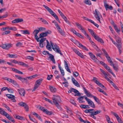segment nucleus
Here are the masks:
<instances>
[{"instance_id": "4468645a", "label": "nucleus", "mask_w": 123, "mask_h": 123, "mask_svg": "<svg viewBox=\"0 0 123 123\" xmlns=\"http://www.w3.org/2000/svg\"><path fill=\"white\" fill-rule=\"evenodd\" d=\"M64 62L65 68L68 72L70 73H71V72L68 63L65 60L64 61Z\"/></svg>"}, {"instance_id": "cd10ccee", "label": "nucleus", "mask_w": 123, "mask_h": 123, "mask_svg": "<svg viewBox=\"0 0 123 123\" xmlns=\"http://www.w3.org/2000/svg\"><path fill=\"white\" fill-rule=\"evenodd\" d=\"M44 112L47 115H51L52 114V112L49 111H48L46 109H45V110H44Z\"/></svg>"}, {"instance_id": "6e6d98bb", "label": "nucleus", "mask_w": 123, "mask_h": 123, "mask_svg": "<svg viewBox=\"0 0 123 123\" xmlns=\"http://www.w3.org/2000/svg\"><path fill=\"white\" fill-rule=\"evenodd\" d=\"M105 68H107V67H108V68H109L108 69L109 70H110V71H109L110 72H111V69L110 68V67L108 66L107 65L105 64V63L104 64V65L103 66Z\"/></svg>"}, {"instance_id": "393cba45", "label": "nucleus", "mask_w": 123, "mask_h": 123, "mask_svg": "<svg viewBox=\"0 0 123 123\" xmlns=\"http://www.w3.org/2000/svg\"><path fill=\"white\" fill-rule=\"evenodd\" d=\"M111 113L112 114L114 115L116 117L117 120L119 119L120 118V117L118 116V115L115 112L111 111Z\"/></svg>"}, {"instance_id": "774afa93", "label": "nucleus", "mask_w": 123, "mask_h": 123, "mask_svg": "<svg viewBox=\"0 0 123 123\" xmlns=\"http://www.w3.org/2000/svg\"><path fill=\"white\" fill-rule=\"evenodd\" d=\"M44 43H39V46L40 47H43L45 46Z\"/></svg>"}, {"instance_id": "3c124183", "label": "nucleus", "mask_w": 123, "mask_h": 123, "mask_svg": "<svg viewBox=\"0 0 123 123\" xmlns=\"http://www.w3.org/2000/svg\"><path fill=\"white\" fill-rule=\"evenodd\" d=\"M62 17L63 18L64 20L67 23H68L69 22V21L68 20L67 18L65 16V15H64Z\"/></svg>"}, {"instance_id": "aec40b11", "label": "nucleus", "mask_w": 123, "mask_h": 123, "mask_svg": "<svg viewBox=\"0 0 123 123\" xmlns=\"http://www.w3.org/2000/svg\"><path fill=\"white\" fill-rule=\"evenodd\" d=\"M114 69L117 72H118L119 70L118 66V65H115L114 63L112 64Z\"/></svg>"}, {"instance_id": "13d9d810", "label": "nucleus", "mask_w": 123, "mask_h": 123, "mask_svg": "<svg viewBox=\"0 0 123 123\" xmlns=\"http://www.w3.org/2000/svg\"><path fill=\"white\" fill-rule=\"evenodd\" d=\"M10 31H6L2 33V35H4L5 34H7L9 33L10 32Z\"/></svg>"}, {"instance_id": "338daca9", "label": "nucleus", "mask_w": 123, "mask_h": 123, "mask_svg": "<svg viewBox=\"0 0 123 123\" xmlns=\"http://www.w3.org/2000/svg\"><path fill=\"white\" fill-rule=\"evenodd\" d=\"M77 55L82 58H84V56L80 52Z\"/></svg>"}, {"instance_id": "7c9ffc66", "label": "nucleus", "mask_w": 123, "mask_h": 123, "mask_svg": "<svg viewBox=\"0 0 123 123\" xmlns=\"http://www.w3.org/2000/svg\"><path fill=\"white\" fill-rule=\"evenodd\" d=\"M33 114L36 117L38 118L39 120L42 121V120L40 116L37 113L34 112Z\"/></svg>"}, {"instance_id": "a18cd8bd", "label": "nucleus", "mask_w": 123, "mask_h": 123, "mask_svg": "<svg viewBox=\"0 0 123 123\" xmlns=\"http://www.w3.org/2000/svg\"><path fill=\"white\" fill-rule=\"evenodd\" d=\"M8 55H9V57L11 58H16L17 57V56L15 55L8 54Z\"/></svg>"}, {"instance_id": "7ed1b4c3", "label": "nucleus", "mask_w": 123, "mask_h": 123, "mask_svg": "<svg viewBox=\"0 0 123 123\" xmlns=\"http://www.w3.org/2000/svg\"><path fill=\"white\" fill-rule=\"evenodd\" d=\"M43 6L55 18L56 20L59 23H61L58 16L50 8L45 5H43Z\"/></svg>"}, {"instance_id": "49530a36", "label": "nucleus", "mask_w": 123, "mask_h": 123, "mask_svg": "<svg viewBox=\"0 0 123 123\" xmlns=\"http://www.w3.org/2000/svg\"><path fill=\"white\" fill-rule=\"evenodd\" d=\"M116 40L117 43V44H122L120 38L118 37V39H117Z\"/></svg>"}, {"instance_id": "c85d7f7f", "label": "nucleus", "mask_w": 123, "mask_h": 123, "mask_svg": "<svg viewBox=\"0 0 123 123\" xmlns=\"http://www.w3.org/2000/svg\"><path fill=\"white\" fill-rule=\"evenodd\" d=\"M97 89H98L99 90H98V91L100 92H101L103 94H104L105 95H106V96H107V94H106V92L104 91L102 89H101L99 87H98L97 88Z\"/></svg>"}, {"instance_id": "c9c22d12", "label": "nucleus", "mask_w": 123, "mask_h": 123, "mask_svg": "<svg viewBox=\"0 0 123 123\" xmlns=\"http://www.w3.org/2000/svg\"><path fill=\"white\" fill-rule=\"evenodd\" d=\"M75 24L78 27V28L80 30L81 29H82L83 28L81 26V25L80 24L77 23V22H76L75 23Z\"/></svg>"}, {"instance_id": "423d86ee", "label": "nucleus", "mask_w": 123, "mask_h": 123, "mask_svg": "<svg viewBox=\"0 0 123 123\" xmlns=\"http://www.w3.org/2000/svg\"><path fill=\"white\" fill-rule=\"evenodd\" d=\"M12 46V44L9 43L4 44L0 45V47L7 50L9 49Z\"/></svg>"}, {"instance_id": "20e7f679", "label": "nucleus", "mask_w": 123, "mask_h": 123, "mask_svg": "<svg viewBox=\"0 0 123 123\" xmlns=\"http://www.w3.org/2000/svg\"><path fill=\"white\" fill-rule=\"evenodd\" d=\"M50 43L51 45L52 46L53 49L57 52L60 54L61 55H62L63 54L62 53L61 51L60 50L58 46L56 44H54L51 41H50Z\"/></svg>"}, {"instance_id": "39448f33", "label": "nucleus", "mask_w": 123, "mask_h": 123, "mask_svg": "<svg viewBox=\"0 0 123 123\" xmlns=\"http://www.w3.org/2000/svg\"><path fill=\"white\" fill-rule=\"evenodd\" d=\"M15 77L18 79L21 80L23 83H25L26 84L28 83V81L27 78L26 77L23 78L19 75H15Z\"/></svg>"}, {"instance_id": "6ab92c4d", "label": "nucleus", "mask_w": 123, "mask_h": 123, "mask_svg": "<svg viewBox=\"0 0 123 123\" xmlns=\"http://www.w3.org/2000/svg\"><path fill=\"white\" fill-rule=\"evenodd\" d=\"M49 88L50 91L53 93H55L56 91V89L52 86H49Z\"/></svg>"}, {"instance_id": "bb28decb", "label": "nucleus", "mask_w": 123, "mask_h": 123, "mask_svg": "<svg viewBox=\"0 0 123 123\" xmlns=\"http://www.w3.org/2000/svg\"><path fill=\"white\" fill-rule=\"evenodd\" d=\"M48 35L47 34L46 32H43L40 34L39 36L40 37H45Z\"/></svg>"}, {"instance_id": "052dcab7", "label": "nucleus", "mask_w": 123, "mask_h": 123, "mask_svg": "<svg viewBox=\"0 0 123 123\" xmlns=\"http://www.w3.org/2000/svg\"><path fill=\"white\" fill-rule=\"evenodd\" d=\"M105 117L106 118L107 121V122H109V121L110 120V119L109 117L107 115H105Z\"/></svg>"}, {"instance_id": "69168bd1", "label": "nucleus", "mask_w": 123, "mask_h": 123, "mask_svg": "<svg viewBox=\"0 0 123 123\" xmlns=\"http://www.w3.org/2000/svg\"><path fill=\"white\" fill-rule=\"evenodd\" d=\"M7 91H8V92H10V93H13V91L12 89H9V88H8L7 89Z\"/></svg>"}, {"instance_id": "4d7b16f0", "label": "nucleus", "mask_w": 123, "mask_h": 123, "mask_svg": "<svg viewBox=\"0 0 123 123\" xmlns=\"http://www.w3.org/2000/svg\"><path fill=\"white\" fill-rule=\"evenodd\" d=\"M67 112L69 113L70 115H72L73 114V113L72 111L69 109L68 108H67Z\"/></svg>"}, {"instance_id": "c756f323", "label": "nucleus", "mask_w": 123, "mask_h": 123, "mask_svg": "<svg viewBox=\"0 0 123 123\" xmlns=\"http://www.w3.org/2000/svg\"><path fill=\"white\" fill-rule=\"evenodd\" d=\"M14 85L15 86L18 88H19V86L18 84L14 80H13L11 83Z\"/></svg>"}, {"instance_id": "4c0bfd02", "label": "nucleus", "mask_w": 123, "mask_h": 123, "mask_svg": "<svg viewBox=\"0 0 123 123\" xmlns=\"http://www.w3.org/2000/svg\"><path fill=\"white\" fill-rule=\"evenodd\" d=\"M39 86V85L35 83L34 88L32 90V91L33 92L36 89H37L38 88Z\"/></svg>"}, {"instance_id": "473e14b6", "label": "nucleus", "mask_w": 123, "mask_h": 123, "mask_svg": "<svg viewBox=\"0 0 123 123\" xmlns=\"http://www.w3.org/2000/svg\"><path fill=\"white\" fill-rule=\"evenodd\" d=\"M38 18L40 19L41 20V21L43 22V23L44 24L46 25H48V22H47V21L45 19L42 18Z\"/></svg>"}, {"instance_id": "2eb2a0df", "label": "nucleus", "mask_w": 123, "mask_h": 123, "mask_svg": "<svg viewBox=\"0 0 123 123\" xmlns=\"http://www.w3.org/2000/svg\"><path fill=\"white\" fill-rule=\"evenodd\" d=\"M56 28L58 30L59 32L61 34V35L63 36H65V32L63 31L62 30L59 26L58 27H57Z\"/></svg>"}, {"instance_id": "c03bdc74", "label": "nucleus", "mask_w": 123, "mask_h": 123, "mask_svg": "<svg viewBox=\"0 0 123 123\" xmlns=\"http://www.w3.org/2000/svg\"><path fill=\"white\" fill-rule=\"evenodd\" d=\"M7 119L13 123H14L15 122L14 119L11 116H10L9 117H8Z\"/></svg>"}, {"instance_id": "a878e982", "label": "nucleus", "mask_w": 123, "mask_h": 123, "mask_svg": "<svg viewBox=\"0 0 123 123\" xmlns=\"http://www.w3.org/2000/svg\"><path fill=\"white\" fill-rule=\"evenodd\" d=\"M43 80V79L41 78L37 80L35 83L36 84L40 85Z\"/></svg>"}, {"instance_id": "e2e57ef3", "label": "nucleus", "mask_w": 123, "mask_h": 123, "mask_svg": "<svg viewBox=\"0 0 123 123\" xmlns=\"http://www.w3.org/2000/svg\"><path fill=\"white\" fill-rule=\"evenodd\" d=\"M10 61L12 62L13 63L15 64H17L18 62L15 60H10Z\"/></svg>"}, {"instance_id": "f257e3e1", "label": "nucleus", "mask_w": 123, "mask_h": 123, "mask_svg": "<svg viewBox=\"0 0 123 123\" xmlns=\"http://www.w3.org/2000/svg\"><path fill=\"white\" fill-rule=\"evenodd\" d=\"M88 29L92 36L96 40L102 43H104V42L103 40L99 37L92 30L89 29Z\"/></svg>"}, {"instance_id": "9d476101", "label": "nucleus", "mask_w": 123, "mask_h": 123, "mask_svg": "<svg viewBox=\"0 0 123 123\" xmlns=\"http://www.w3.org/2000/svg\"><path fill=\"white\" fill-rule=\"evenodd\" d=\"M101 112V111L100 110H97L95 111H92L91 114L90 115V116L94 118V119H96V117L94 116V115H96L98 114L99 113Z\"/></svg>"}, {"instance_id": "9b49d317", "label": "nucleus", "mask_w": 123, "mask_h": 123, "mask_svg": "<svg viewBox=\"0 0 123 123\" xmlns=\"http://www.w3.org/2000/svg\"><path fill=\"white\" fill-rule=\"evenodd\" d=\"M18 91L19 94L22 96H24L25 94V91L24 89L21 88L18 89Z\"/></svg>"}, {"instance_id": "79ce46f5", "label": "nucleus", "mask_w": 123, "mask_h": 123, "mask_svg": "<svg viewBox=\"0 0 123 123\" xmlns=\"http://www.w3.org/2000/svg\"><path fill=\"white\" fill-rule=\"evenodd\" d=\"M107 70L108 72H109L110 73H111L113 76L114 77H116V76L114 74V73L112 72V70H111V72H110L109 71L110 70H109L108 69L109 68H108V67H107V68H105Z\"/></svg>"}, {"instance_id": "2f4dec72", "label": "nucleus", "mask_w": 123, "mask_h": 123, "mask_svg": "<svg viewBox=\"0 0 123 123\" xmlns=\"http://www.w3.org/2000/svg\"><path fill=\"white\" fill-rule=\"evenodd\" d=\"M15 118L17 119L20 120H23L24 118L23 117L17 115H16Z\"/></svg>"}, {"instance_id": "4be33fe9", "label": "nucleus", "mask_w": 123, "mask_h": 123, "mask_svg": "<svg viewBox=\"0 0 123 123\" xmlns=\"http://www.w3.org/2000/svg\"><path fill=\"white\" fill-rule=\"evenodd\" d=\"M12 70L17 73H18L19 74H23V73L20 71L15 68H12Z\"/></svg>"}, {"instance_id": "09e8293b", "label": "nucleus", "mask_w": 123, "mask_h": 123, "mask_svg": "<svg viewBox=\"0 0 123 123\" xmlns=\"http://www.w3.org/2000/svg\"><path fill=\"white\" fill-rule=\"evenodd\" d=\"M39 32V30H35L33 31V33L34 35H37Z\"/></svg>"}, {"instance_id": "f704fd0d", "label": "nucleus", "mask_w": 123, "mask_h": 123, "mask_svg": "<svg viewBox=\"0 0 123 123\" xmlns=\"http://www.w3.org/2000/svg\"><path fill=\"white\" fill-rule=\"evenodd\" d=\"M22 32L23 34H25L29 35L30 34V32L28 30H21V31Z\"/></svg>"}, {"instance_id": "de8ad7c7", "label": "nucleus", "mask_w": 123, "mask_h": 123, "mask_svg": "<svg viewBox=\"0 0 123 123\" xmlns=\"http://www.w3.org/2000/svg\"><path fill=\"white\" fill-rule=\"evenodd\" d=\"M111 85L113 86L114 88L118 90H119L118 87L112 81L111 83Z\"/></svg>"}, {"instance_id": "f03ea898", "label": "nucleus", "mask_w": 123, "mask_h": 123, "mask_svg": "<svg viewBox=\"0 0 123 123\" xmlns=\"http://www.w3.org/2000/svg\"><path fill=\"white\" fill-rule=\"evenodd\" d=\"M53 103L55 104L56 106L59 109H60L61 107L59 103H60L61 100L60 97L58 96H55V97L52 98Z\"/></svg>"}, {"instance_id": "412c9836", "label": "nucleus", "mask_w": 123, "mask_h": 123, "mask_svg": "<svg viewBox=\"0 0 123 123\" xmlns=\"http://www.w3.org/2000/svg\"><path fill=\"white\" fill-rule=\"evenodd\" d=\"M58 67L59 69L60 70V72L63 76H64V72L63 69H62L61 68L60 66V64L59 63L58 64Z\"/></svg>"}, {"instance_id": "ddd939ff", "label": "nucleus", "mask_w": 123, "mask_h": 123, "mask_svg": "<svg viewBox=\"0 0 123 123\" xmlns=\"http://www.w3.org/2000/svg\"><path fill=\"white\" fill-rule=\"evenodd\" d=\"M6 96L7 97L11 99V100L13 102H16V100L15 99V96L11 94H6Z\"/></svg>"}, {"instance_id": "58836bf2", "label": "nucleus", "mask_w": 123, "mask_h": 123, "mask_svg": "<svg viewBox=\"0 0 123 123\" xmlns=\"http://www.w3.org/2000/svg\"><path fill=\"white\" fill-rule=\"evenodd\" d=\"M3 106L5 107L6 108L8 111H10V112H12V111L11 110L10 108L7 105L5 104H3Z\"/></svg>"}, {"instance_id": "e433bc0d", "label": "nucleus", "mask_w": 123, "mask_h": 123, "mask_svg": "<svg viewBox=\"0 0 123 123\" xmlns=\"http://www.w3.org/2000/svg\"><path fill=\"white\" fill-rule=\"evenodd\" d=\"M37 108L39 109H40L41 111H43V112L44 111V110H45V109H44V107H43L40 105H38L37 106Z\"/></svg>"}, {"instance_id": "0e129e2a", "label": "nucleus", "mask_w": 123, "mask_h": 123, "mask_svg": "<svg viewBox=\"0 0 123 123\" xmlns=\"http://www.w3.org/2000/svg\"><path fill=\"white\" fill-rule=\"evenodd\" d=\"M73 74L74 76L77 77L79 75V74L76 72H73Z\"/></svg>"}, {"instance_id": "6e6552de", "label": "nucleus", "mask_w": 123, "mask_h": 123, "mask_svg": "<svg viewBox=\"0 0 123 123\" xmlns=\"http://www.w3.org/2000/svg\"><path fill=\"white\" fill-rule=\"evenodd\" d=\"M85 98L88 104L91 107L93 108H95V106L94 103L91 100L87 98L86 97H85Z\"/></svg>"}, {"instance_id": "a19ab883", "label": "nucleus", "mask_w": 123, "mask_h": 123, "mask_svg": "<svg viewBox=\"0 0 123 123\" xmlns=\"http://www.w3.org/2000/svg\"><path fill=\"white\" fill-rule=\"evenodd\" d=\"M75 43L78 45V46L80 48H81L83 46L81 43L77 41H75Z\"/></svg>"}, {"instance_id": "603ef678", "label": "nucleus", "mask_w": 123, "mask_h": 123, "mask_svg": "<svg viewBox=\"0 0 123 123\" xmlns=\"http://www.w3.org/2000/svg\"><path fill=\"white\" fill-rule=\"evenodd\" d=\"M52 22L53 23H54L55 24V26H56V28L57 27H58L59 26V25L57 23V22L55 20H54V21H52Z\"/></svg>"}, {"instance_id": "5701e85b", "label": "nucleus", "mask_w": 123, "mask_h": 123, "mask_svg": "<svg viewBox=\"0 0 123 123\" xmlns=\"http://www.w3.org/2000/svg\"><path fill=\"white\" fill-rule=\"evenodd\" d=\"M90 97H93L94 99L97 103L98 104H100V102L99 100L96 97L93 96L92 95V96H91Z\"/></svg>"}, {"instance_id": "72a5a7b5", "label": "nucleus", "mask_w": 123, "mask_h": 123, "mask_svg": "<svg viewBox=\"0 0 123 123\" xmlns=\"http://www.w3.org/2000/svg\"><path fill=\"white\" fill-rule=\"evenodd\" d=\"M85 4L87 5H91V3L89 0H85L84 2Z\"/></svg>"}, {"instance_id": "bf43d9fd", "label": "nucleus", "mask_w": 123, "mask_h": 123, "mask_svg": "<svg viewBox=\"0 0 123 123\" xmlns=\"http://www.w3.org/2000/svg\"><path fill=\"white\" fill-rule=\"evenodd\" d=\"M117 47L118 49H121L122 48L121 44H117L116 46Z\"/></svg>"}, {"instance_id": "864d4df0", "label": "nucleus", "mask_w": 123, "mask_h": 123, "mask_svg": "<svg viewBox=\"0 0 123 123\" xmlns=\"http://www.w3.org/2000/svg\"><path fill=\"white\" fill-rule=\"evenodd\" d=\"M108 61L109 62H110L111 64H110V65L111 66H112V64H113V63L112 61L111 60V59L110 57L109 58H108V59H107Z\"/></svg>"}, {"instance_id": "5fc2aeb1", "label": "nucleus", "mask_w": 123, "mask_h": 123, "mask_svg": "<svg viewBox=\"0 0 123 123\" xmlns=\"http://www.w3.org/2000/svg\"><path fill=\"white\" fill-rule=\"evenodd\" d=\"M70 102L71 103L74 105L75 106L76 105V103L72 99H70Z\"/></svg>"}, {"instance_id": "8fccbe9b", "label": "nucleus", "mask_w": 123, "mask_h": 123, "mask_svg": "<svg viewBox=\"0 0 123 123\" xmlns=\"http://www.w3.org/2000/svg\"><path fill=\"white\" fill-rule=\"evenodd\" d=\"M3 114V115L5 116L7 118H8V117H9L10 116L5 111L4 112V113Z\"/></svg>"}, {"instance_id": "f3484780", "label": "nucleus", "mask_w": 123, "mask_h": 123, "mask_svg": "<svg viewBox=\"0 0 123 123\" xmlns=\"http://www.w3.org/2000/svg\"><path fill=\"white\" fill-rule=\"evenodd\" d=\"M104 6L106 10H107V9H109L110 10H111L113 9V7L111 6H109L108 4L106 3H104Z\"/></svg>"}, {"instance_id": "0eeeda50", "label": "nucleus", "mask_w": 123, "mask_h": 123, "mask_svg": "<svg viewBox=\"0 0 123 123\" xmlns=\"http://www.w3.org/2000/svg\"><path fill=\"white\" fill-rule=\"evenodd\" d=\"M19 105L20 106L24 107L26 111H28L29 110V107L27 104L25 103L20 102L18 103Z\"/></svg>"}, {"instance_id": "ea45409f", "label": "nucleus", "mask_w": 123, "mask_h": 123, "mask_svg": "<svg viewBox=\"0 0 123 123\" xmlns=\"http://www.w3.org/2000/svg\"><path fill=\"white\" fill-rule=\"evenodd\" d=\"M25 58L26 59H29L32 61H33L34 60V58L33 57L31 56H27L26 57H25Z\"/></svg>"}, {"instance_id": "dca6fc26", "label": "nucleus", "mask_w": 123, "mask_h": 123, "mask_svg": "<svg viewBox=\"0 0 123 123\" xmlns=\"http://www.w3.org/2000/svg\"><path fill=\"white\" fill-rule=\"evenodd\" d=\"M83 88L84 93L87 95V96L88 97H91L92 95L91 93L90 92H89L83 86Z\"/></svg>"}, {"instance_id": "f8f14e48", "label": "nucleus", "mask_w": 123, "mask_h": 123, "mask_svg": "<svg viewBox=\"0 0 123 123\" xmlns=\"http://www.w3.org/2000/svg\"><path fill=\"white\" fill-rule=\"evenodd\" d=\"M70 89L71 90L72 92H73L76 94L74 95V96H80V93L77 90L71 87L70 88Z\"/></svg>"}, {"instance_id": "b1692460", "label": "nucleus", "mask_w": 123, "mask_h": 123, "mask_svg": "<svg viewBox=\"0 0 123 123\" xmlns=\"http://www.w3.org/2000/svg\"><path fill=\"white\" fill-rule=\"evenodd\" d=\"M46 41L47 43V45L46 46L47 48L49 50L51 51H52V49L51 48V47L50 46V44H49V42L47 40Z\"/></svg>"}, {"instance_id": "1a4fd4ad", "label": "nucleus", "mask_w": 123, "mask_h": 123, "mask_svg": "<svg viewBox=\"0 0 123 123\" xmlns=\"http://www.w3.org/2000/svg\"><path fill=\"white\" fill-rule=\"evenodd\" d=\"M95 12L96 14V15H95V18L98 21H99L100 23H101L100 20V17H102V16L101 15L97 9H95Z\"/></svg>"}, {"instance_id": "37998d69", "label": "nucleus", "mask_w": 123, "mask_h": 123, "mask_svg": "<svg viewBox=\"0 0 123 123\" xmlns=\"http://www.w3.org/2000/svg\"><path fill=\"white\" fill-rule=\"evenodd\" d=\"M75 86H77L78 87H80V86L79 84V83L76 80L75 81H73V83Z\"/></svg>"}, {"instance_id": "680f3d73", "label": "nucleus", "mask_w": 123, "mask_h": 123, "mask_svg": "<svg viewBox=\"0 0 123 123\" xmlns=\"http://www.w3.org/2000/svg\"><path fill=\"white\" fill-rule=\"evenodd\" d=\"M44 100H45L46 101L48 102H49L50 103L52 104V101H51L49 99L47 98H44Z\"/></svg>"}, {"instance_id": "a211bd4d", "label": "nucleus", "mask_w": 123, "mask_h": 123, "mask_svg": "<svg viewBox=\"0 0 123 123\" xmlns=\"http://www.w3.org/2000/svg\"><path fill=\"white\" fill-rule=\"evenodd\" d=\"M89 55L90 56L91 58L93 60L95 61V59L97 60L95 56L91 52L88 53Z\"/></svg>"}]
</instances>
